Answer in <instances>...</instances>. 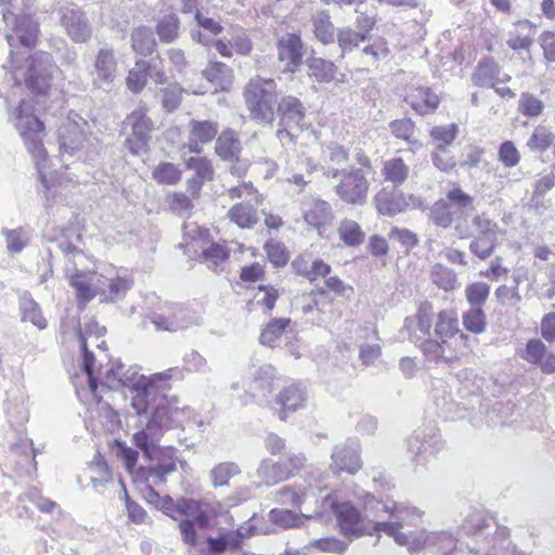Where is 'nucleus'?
<instances>
[{
	"instance_id": "nucleus-1",
	"label": "nucleus",
	"mask_w": 555,
	"mask_h": 555,
	"mask_svg": "<svg viewBox=\"0 0 555 555\" xmlns=\"http://www.w3.org/2000/svg\"><path fill=\"white\" fill-rule=\"evenodd\" d=\"M416 325L427 337L418 344V349L427 361L451 363L460 360L469 351V336L460 328L459 313L454 308H444L437 313L430 302L420 305Z\"/></svg>"
},
{
	"instance_id": "nucleus-2",
	"label": "nucleus",
	"mask_w": 555,
	"mask_h": 555,
	"mask_svg": "<svg viewBox=\"0 0 555 555\" xmlns=\"http://www.w3.org/2000/svg\"><path fill=\"white\" fill-rule=\"evenodd\" d=\"M354 160L359 167L333 169L327 177L338 179L334 192L343 204L364 206L369 199L375 169L370 155L361 149L354 153Z\"/></svg>"
},
{
	"instance_id": "nucleus-3",
	"label": "nucleus",
	"mask_w": 555,
	"mask_h": 555,
	"mask_svg": "<svg viewBox=\"0 0 555 555\" xmlns=\"http://www.w3.org/2000/svg\"><path fill=\"white\" fill-rule=\"evenodd\" d=\"M34 112L35 108L28 101L21 100L15 108V128L33 157L37 162L47 160L48 152L43 144L46 125Z\"/></svg>"
},
{
	"instance_id": "nucleus-4",
	"label": "nucleus",
	"mask_w": 555,
	"mask_h": 555,
	"mask_svg": "<svg viewBox=\"0 0 555 555\" xmlns=\"http://www.w3.org/2000/svg\"><path fill=\"white\" fill-rule=\"evenodd\" d=\"M275 98L276 83L271 78H253L247 82L244 90V100L249 111L250 118L257 122H273V103Z\"/></svg>"
},
{
	"instance_id": "nucleus-5",
	"label": "nucleus",
	"mask_w": 555,
	"mask_h": 555,
	"mask_svg": "<svg viewBox=\"0 0 555 555\" xmlns=\"http://www.w3.org/2000/svg\"><path fill=\"white\" fill-rule=\"evenodd\" d=\"M474 230L468 231L462 229L461 224L456 225L460 237L465 238L472 236L469 243L470 253L480 260L490 258L499 246L498 233L499 225L487 214H476L472 219Z\"/></svg>"
},
{
	"instance_id": "nucleus-6",
	"label": "nucleus",
	"mask_w": 555,
	"mask_h": 555,
	"mask_svg": "<svg viewBox=\"0 0 555 555\" xmlns=\"http://www.w3.org/2000/svg\"><path fill=\"white\" fill-rule=\"evenodd\" d=\"M122 127L130 130L124 145L131 155L139 156L150 152L155 125L146 106H139L130 112L122 121Z\"/></svg>"
},
{
	"instance_id": "nucleus-7",
	"label": "nucleus",
	"mask_w": 555,
	"mask_h": 555,
	"mask_svg": "<svg viewBox=\"0 0 555 555\" xmlns=\"http://www.w3.org/2000/svg\"><path fill=\"white\" fill-rule=\"evenodd\" d=\"M324 505L333 512L339 530L345 537L356 539L373 534V522H366V518L362 517L350 502H337L332 496H326Z\"/></svg>"
},
{
	"instance_id": "nucleus-8",
	"label": "nucleus",
	"mask_w": 555,
	"mask_h": 555,
	"mask_svg": "<svg viewBox=\"0 0 555 555\" xmlns=\"http://www.w3.org/2000/svg\"><path fill=\"white\" fill-rule=\"evenodd\" d=\"M376 212L385 217H395L409 210L420 208L422 201L414 194L404 193L399 186H383L374 197Z\"/></svg>"
},
{
	"instance_id": "nucleus-9",
	"label": "nucleus",
	"mask_w": 555,
	"mask_h": 555,
	"mask_svg": "<svg viewBox=\"0 0 555 555\" xmlns=\"http://www.w3.org/2000/svg\"><path fill=\"white\" fill-rule=\"evenodd\" d=\"M276 115L280 126L276 137L281 141L295 142L296 137L291 133V129H302V121L306 117L302 102L294 95H284L278 102Z\"/></svg>"
},
{
	"instance_id": "nucleus-10",
	"label": "nucleus",
	"mask_w": 555,
	"mask_h": 555,
	"mask_svg": "<svg viewBox=\"0 0 555 555\" xmlns=\"http://www.w3.org/2000/svg\"><path fill=\"white\" fill-rule=\"evenodd\" d=\"M353 288L337 275H332L324 281L323 287H317L310 291V301L302 306V312L305 314L317 310L320 313L325 312V307L333 305L334 298L331 293L344 296L347 293H352Z\"/></svg>"
},
{
	"instance_id": "nucleus-11",
	"label": "nucleus",
	"mask_w": 555,
	"mask_h": 555,
	"mask_svg": "<svg viewBox=\"0 0 555 555\" xmlns=\"http://www.w3.org/2000/svg\"><path fill=\"white\" fill-rule=\"evenodd\" d=\"M302 453H284L279 460L263 461L260 466V474L267 483H276L293 476L304 464Z\"/></svg>"
},
{
	"instance_id": "nucleus-12",
	"label": "nucleus",
	"mask_w": 555,
	"mask_h": 555,
	"mask_svg": "<svg viewBox=\"0 0 555 555\" xmlns=\"http://www.w3.org/2000/svg\"><path fill=\"white\" fill-rule=\"evenodd\" d=\"M304 41L299 35L288 33L276 41V55L284 73H296L304 63Z\"/></svg>"
},
{
	"instance_id": "nucleus-13",
	"label": "nucleus",
	"mask_w": 555,
	"mask_h": 555,
	"mask_svg": "<svg viewBox=\"0 0 555 555\" xmlns=\"http://www.w3.org/2000/svg\"><path fill=\"white\" fill-rule=\"evenodd\" d=\"M193 38L203 46L212 44L219 55L227 59H231L234 54L247 56L251 53L254 47L251 39L244 30L233 36L230 40L218 39L212 41L201 31H197Z\"/></svg>"
},
{
	"instance_id": "nucleus-14",
	"label": "nucleus",
	"mask_w": 555,
	"mask_h": 555,
	"mask_svg": "<svg viewBox=\"0 0 555 555\" xmlns=\"http://www.w3.org/2000/svg\"><path fill=\"white\" fill-rule=\"evenodd\" d=\"M178 410L172 409L169 403L157 405L153 413V421L147 424L146 429L134 434L133 441L135 447L141 451H157V447L150 435V431L153 428L152 423H155L158 426H170L171 423L175 422Z\"/></svg>"
},
{
	"instance_id": "nucleus-15",
	"label": "nucleus",
	"mask_w": 555,
	"mask_h": 555,
	"mask_svg": "<svg viewBox=\"0 0 555 555\" xmlns=\"http://www.w3.org/2000/svg\"><path fill=\"white\" fill-rule=\"evenodd\" d=\"M100 275L95 270L75 269L68 276L69 285L75 291V297L80 306H86L98 294V282Z\"/></svg>"
},
{
	"instance_id": "nucleus-16",
	"label": "nucleus",
	"mask_w": 555,
	"mask_h": 555,
	"mask_svg": "<svg viewBox=\"0 0 555 555\" xmlns=\"http://www.w3.org/2000/svg\"><path fill=\"white\" fill-rule=\"evenodd\" d=\"M295 273L311 284L320 279H327L331 275L332 267L321 258H314L310 254L298 255L292 263Z\"/></svg>"
},
{
	"instance_id": "nucleus-17",
	"label": "nucleus",
	"mask_w": 555,
	"mask_h": 555,
	"mask_svg": "<svg viewBox=\"0 0 555 555\" xmlns=\"http://www.w3.org/2000/svg\"><path fill=\"white\" fill-rule=\"evenodd\" d=\"M307 393L298 384L285 386L275 397V403L279 405L278 416L281 421H286L291 413H294L306 405Z\"/></svg>"
},
{
	"instance_id": "nucleus-18",
	"label": "nucleus",
	"mask_w": 555,
	"mask_h": 555,
	"mask_svg": "<svg viewBox=\"0 0 555 555\" xmlns=\"http://www.w3.org/2000/svg\"><path fill=\"white\" fill-rule=\"evenodd\" d=\"M424 547H429L441 555H480L479 552L466 546L457 547L456 541L448 532H422Z\"/></svg>"
},
{
	"instance_id": "nucleus-19",
	"label": "nucleus",
	"mask_w": 555,
	"mask_h": 555,
	"mask_svg": "<svg viewBox=\"0 0 555 555\" xmlns=\"http://www.w3.org/2000/svg\"><path fill=\"white\" fill-rule=\"evenodd\" d=\"M218 122L212 120H191L189 122V142L186 149L199 154L203 145L210 143L218 134Z\"/></svg>"
},
{
	"instance_id": "nucleus-20",
	"label": "nucleus",
	"mask_w": 555,
	"mask_h": 555,
	"mask_svg": "<svg viewBox=\"0 0 555 555\" xmlns=\"http://www.w3.org/2000/svg\"><path fill=\"white\" fill-rule=\"evenodd\" d=\"M202 76L211 85L214 93L229 92L234 82V72L225 63L211 60L202 70Z\"/></svg>"
},
{
	"instance_id": "nucleus-21",
	"label": "nucleus",
	"mask_w": 555,
	"mask_h": 555,
	"mask_svg": "<svg viewBox=\"0 0 555 555\" xmlns=\"http://www.w3.org/2000/svg\"><path fill=\"white\" fill-rule=\"evenodd\" d=\"M403 524L401 520L396 521H374V532H385L387 535L392 537L395 542L402 546H408L410 552H417L424 548L422 532L418 537H414L412 533L402 532L401 529Z\"/></svg>"
},
{
	"instance_id": "nucleus-22",
	"label": "nucleus",
	"mask_w": 555,
	"mask_h": 555,
	"mask_svg": "<svg viewBox=\"0 0 555 555\" xmlns=\"http://www.w3.org/2000/svg\"><path fill=\"white\" fill-rule=\"evenodd\" d=\"M405 102L420 115L434 113L440 104V98L430 87H411L405 94Z\"/></svg>"
},
{
	"instance_id": "nucleus-23",
	"label": "nucleus",
	"mask_w": 555,
	"mask_h": 555,
	"mask_svg": "<svg viewBox=\"0 0 555 555\" xmlns=\"http://www.w3.org/2000/svg\"><path fill=\"white\" fill-rule=\"evenodd\" d=\"M333 218L330 204L322 199L313 201L304 212L305 222L320 236H324Z\"/></svg>"
},
{
	"instance_id": "nucleus-24",
	"label": "nucleus",
	"mask_w": 555,
	"mask_h": 555,
	"mask_svg": "<svg viewBox=\"0 0 555 555\" xmlns=\"http://www.w3.org/2000/svg\"><path fill=\"white\" fill-rule=\"evenodd\" d=\"M25 83L31 93L47 95L52 87V73L42 67L36 57H30Z\"/></svg>"
},
{
	"instance_id": "nucleus-25",
	"label": "nucleus",
	"mask_w": 555,
	"mask_h": 555,
	"mask_svg": "<svg viewBox=\"0 0 555 555\" xmlns=\"http://www.w3.org/2000/svg\"><path fill=\"white\" fill-rule=\"evenodd\" d=\"M363 504L366 522L384 521L385 516L395 518L397 514L403 513V507L399 503L389 500L383 502L371 493L364 494Z\"/></svg>"
},
{
	"instance_id": "nucleus-26",
	"label": "nucleus",
	"mask_w": 555,
	"mask_h": 555,
	"mask_svg": "<svg viewBox=\"0 0 555 555\" xmlns=\"http://www.w3.org/2000/svg\"><path fill=\"white\" fill-rule=\"evenodd\" d=\"M61 23L66 34L77 43L87 42L92 36V30L87 23L85 14L80 11L67 10L63 14Z\"/></svg>"
},
{
	"instance_id": "nucleus-27",
	"label": "nucleus",
	"mask_w": 555,
	"mask_h": 555,
	"mask_svg": "<svg viewBox=\"0 0 555 555\" xmlns=\"http://www.w3.org/2000/svg\"><path fill=\"white\" fill-rule=\"evenodd\" d=\"M240 134L232 128H225L216 139L215 153L224 162H237L242 153Z\"/></svg>"
},
{
	"instance_id": "nucleus-28",
	"label": "nucleus",
	"mask_w": 555,
	"mask_h": 555,
	"mask_svg": "<svg viewBox=\"0 0 555 555\" xmlns=\"http://www.w3.org/2000/svg\"><path fill=\"white\" fill-rule=\"evenodd\" d=\"M95 82L111 85L115 80L118 63L112 49H100L94 60Z\"/></svg>"
},
{
	"instance_id": "nucleus-29",
	"label": "nucleus",
	"mask_w": 555,
	"mask_h": 555,
	"mask_svg": "<svg viewBox=\"0 0 555 555\" xmlns=\"http://www.w3.org/2000/svg\"><path fill=\"white\" fill-rule=\"evenodd\" d=\"M59 138L64 152L73 154L82 149L87 134L76 121L67 120L60 126Z\"/></svg>"
},
{
	"instance_id": "nucleus-30",
	"label": "nucleus",
	"mask_w": 555,
	"mask_h": 555,
	"mask_svg": "<svg viewBox=\"0 0 555 555\" xmlns=\"http://www.w3.org/2000/svg\"><path fill=\"white\" fill-rule=\"evenodd\" d=\"M183 319V309L176 304H164L151 317L152 323L160 331H176Z\"/></svg>"
},
{
	"instance_id": "nucleus-31",
	"label": "nucleus",
	"mask_w": 555,
	"mask_h": 555,
	"mask_svg": "<svg viewBox=\"0 0 555 555\" xmlns=\"http://www.w3.org/2000/svg\"><path fill=\"white\" fill-rule=\"evenodd\" d=\"M380 175L385 182L400 186L410 178V166L401 156H393L383 162Z\"/></svg>"
},
{
	"instance_id": "nucleus-32",
	"label": "nucleus",
	"mask_w": 555,
	"mask_h": 555,
	"mask_svg": "<svg viewBox=\"0 0 555 555\" xmlns=\"http://www.w3.org/2000/svg\"><path fill=\"white\" fill-rule=\"evenodd\" d=\"M230 222L240 229H253L259 223L257 208L248 202L235 203L227 214Z\"/></svg>"
},
{
	"instance_id": "nucleus-33",
	"label": "nucleus",
	"mask_w": 555,
	"mask_h": 555,
	"mask_svg": "<svg viewBox=\"0 0 555 555\" xmlns=\"http://www.w3.org/2000/svg\"><path fill=\"white\" fill-rule=\"evenodd\" d=\"M308 75L320 83H330L336 79L337 65L321 56L311 55L307 60Z\"/></svg>"
},
{
	"instance_id": "nucleus-34",
	"label": "nucleus",
	"mask_w": 555,
	"mask_h": 555,
	"mask_svg": "<svg viewBox=\"0 0 555 555\" xmlns=\"http://www.w3.org/2000/svg\"><path fill=\"white\" fill-rule=\"evenodd\" d=\"M535 27L528 20L518 21L508 34L507 46L515 51L529 50L533 43Z\"/></svg>"
},
{
	"instance_id": "nucleus-35",
	"label": "nucleus",
	"mask_w": 555,
	"mask_h": 555,
	"mask_svg": "<svg viewBox=\"0 0 555 555\" xmlns=\"http://www.w3.org/2000/svg\"><path fill=\"white\" fill-rule=\"evenodd\" d=\"M291 325L292 320L289 318H273L269 320L260 332L259 343L270 348L276 347Z\"/></svg>"
},
{
	"instance_id": "nucleus-36",
	"label": "nucleus",
	"mask_w": 555,
	"mask_h": 555,
	"mask_svg": "<svg viewBox=\"0 0 555 555\" xmlns=\"http://www.w3.org/2000/svg\"><path fill=\"white\" fill-rule=\"evenodd\" d=\"M92 337L91 334L86 331L80 335V348L83 352V370L86 374L88 375L89 380V387L93 395H95L99 382L101 380V370H96L95 363H94V357L92 352L89 350V339Z\"/></svg>"
},
{
	"instance_id": "nucleus-37",
	"label": "nucleus",
	"mask_w": 555,
	"mask_h": 555,
	"mask_svg": "<svg viewBox=\"0 0 555 555\" xmlns=\"http://www.w3.org/2000/svg\"><path fill=\"white\" fill-rule=\"evenodd\" d=\"M554 144L555 132L551 127L542 124L533 128L529 139L527 140V147L529 151L539 154L547 152Z\"/></svg>"
},
{
	"instance_id": "nucleus-38",
	"label": "nucleus",
	"mask_w": 555,
	"mask_h": 555,
	"mask_svg": "<svg viewBox=\"0 0 555 555\" xmlns=\"http://www.w3.org/2000/svg\"><path fill=\"white\" fill-rule=\"evenodd\" d=\"M337 232L345 246L357 247L365 240V233L361 225L352 219H343L338 224Z\"/></svg>"
},
{
	"instance_id": "nucleus-39",
	"label": "nucleus",
	"mask_w": 555,
	"mask_h": 555,
	"mask_svg": "<svg viewBox=\"0 0 555 555\" xmlns=\"http://www.w3.org/2000/svg\"><path fill=\"white\" fill-rule=\"evenodd\" d=\"M314 37L323 44H331L335 39V26L326 11H320L312 17Z\"/></svg>"
},
{
	"instance_id": "nucleus-40",
	"label": "nucleus",
	"mask_w": 555,
	"mask_h": 555,
	"mask_svg": "<svg viewBox=\"0 0 555 555\" xmlns=\"http://www.w3.org/2000/svg\"><path fill=\"white\" fill-rule=\"evenodd\" d=\"M152 66L147 61L139 60L128 72L126 86L132 93H140L146 86Z\"/></svg>"
},
{
	"instance_id": "nucleus-41",
	"label": "nucleus",
	"mask_w": 555,
	"mask_h": 555,
	"mask_svg": "<svg viewBox=\"0 0 555 555\" xmlns=\"http://www.w3.org/2000/svg\"><path fill=\"white\" fill-rule=\"evenodd\" d=\"M182 170L171 162H159L152 171V178L162 185H176L182 180Z\"/></svg>"
},
{
	"instance_id": "nucleus-42",
	"label": "nucleus",
	"mask_w": 555,
	"mask_h": 555,
	"mask_svg": "<svg viewBox=\"0 0 555 555\" xmlns=\"http://www.w3.org/2000/svg\"><path fill=\"white\" fill-rule=\"evenodd\" d=\"M201 260L210 269L216 271L221 264L230 258V249L225 244L211 242L207 247L202 249Z\"/></svg>"
},
{
	"instance_id": "nucleus-43",
	"label": "nucleus",
	"mask_w": 555,
	"mask_h": 555,
	"mask_svg": "<svg viewBox=\"0 0 555 555\" xmlns=\"http://www.w3.org/2000/svg\"><path fill=\"white\" fill-rule=\"evenodd\" d=\"M337 44L340 49V55L350 53L358 49L360 43L366 40V35L361 31H356L351 27H341L337 30Z\"/></svg>"
},
{
	"instance_id": "nucleus-44",
	"label": "nucleus",
	"mask_w": 555,
	"mask_h": 555,
	"mask_svg": "<svg viewBox=\"0 0 555 555\" xmlns=\"http://www.w3.org/2000/svg\"><path fill=\"white\" fill-rule=\"evenodd\" d=\"M362 467L359 453H333L331 468L335 474H356Z\"/></svg>"
},
{
	"instance_id": "nucleus-45",
	"label": "nucleus",
	"mask_w": 555,
	"mask_h": 555,
	"mask_svg": "<svg viewBox=\"0 0 555 555\" xmlns=\"http://www.w3.org/2000/svg\"><path fill=\"white\" fill-rule=\"evenodd\" d=\"M21 318L23 322H30L39 330H44L48 325L41 308L33 298H24L21 301Z\"/></svg>"
},
{
	"instance_id": "nucleus-46",
	"label": "nucleus",
	"mask_w": 555,
	"mask_h": 555,
	"mask_svg": "<svg viewBox=\"0 0 555 555\" xmlns=\"http://www.w3.org/2000/svg\"><path fill=\"white\" fill-rule=\"evenodd\" d=\"M132 49L141 55H150L155 47L156 41L153 34L147 27H138L131 33Z\"/></svg>"
},
{
	"instance_id": "nucleus-47",
	"label": "nucleus",
	"mask_w": 555,
	"mask_h": 555,
	"mask_svg": "<svg viewBox=\"0 0 555 555\" xmlns=\"http://www.w3.org/2000/svg\"><path fill=\"white\" fill-rule=\"evenodd\" d=\"M460 129L457 124L434 126L429 130V137L436 144V147H448L454 143L459 135Z\"/></svg>"
},
{
	"instance_id": "nucleus-48",
	"label": "nucleus",
	"mask_w": 555,
	"mask_h": 555,
	"mask_svg": "<svg viewBox=\"0 0 555 555\" xmlns=\"http://www.w3.org/2000/svg\"><path fill=\"white\" fill-rule=\"evenodd\" d=\"M13 31L17 35L23 46L27 48L35 47L38 37V26L31 18L27 16L17 18Z\"/></svg>"
},
{
	"instance_id": "nucleus-49",
	"label": "nucleus",
	"mask_w": 555,
	"mask_h": 555,
	"mask_svg": "<svg viewBox=\"0 0 555 555\" xmlns=\"http://www.w3.org/2000/svg\"><path fill=\"white\" fill-rule=\"evenodd\" d=\"M185 168L194 172L193 177L204 181H212L215 177V168L212 162L206 156H192L185 163Z\"/></svg>"
},
{
	"instance_id": "nucleus-50",
	"label": "nucleus",
	"mask_w": 555,
	"mask_h": 555,
	"mask_svg": "<svg viewBox=\"0 0 555 555\" xmlns=\"http://www.w3.org/2000/svg\"><path fill=\"white\" fill-rule=\"evenodd\" d=\"M500 68L492 61H482L478 64L473 81L478 87H492V83L499 79Z\"/></svg>"
},
{
	"instance_id": "nucleus-51",
	"label": "nucleus",
	"mask_w": 555,
	"mask_h": 555,
	"mask_svg": "<svg viewBox=\"0 0 555 555\" xmlns=\"http://www.w3.org/2000/svg\"><path fill=\"white\" fill-rule=\"evenodd\" d=\"M88 469L90 470V481L94 487L102 486L112 478L111 468L103 459L102 453L94 455L93 460L88 465Z\"/></svg>"
},
{
	"instance_id": "nucleus-52",
	"label": "nucleus",
	"mask_w": 555,
	"mask_h": 555,
	"mask_svg": "<svg viewBox=\"0 0 555 555\" xmlns=\"http://www.w3.org/2000/svg\"><path fill=\"white\" fill-rule=\"evenodd\" d=\"M263 250L268 260L275 268H283L289 261V251L284 243L275 240H269L263 245Z\"/></svg>"
},
{
	"instance_id": "nucleus-53",
	"label": "nucleus",
	"mask_w": 555,
	"mask_h": 555,
	"mask_svg": "<svg viewBox=\"0 0 555 555\" xmlns=\"http://www.w3.org/2000/svg\"><path fill=\"white\" fill-rule=\"evenodd\" d=\"M465 330L475 335L482 334L487 328V317L482 308H470L462 315Z\"/></svg>"
},
{
	"instance_id": "nucleus-54",
	"label": "nucleus",
	"mask_w": 555,
	"mask_h": 555,
	"mask_svg": "<svg viewBox=\"0 0 555 555\" xmlns=\"http://www.w3.org/2000/svg\"><path fill=\"white\" fill-rule=\"evenodd\" d=\"M391 133L399 140L410 144H415L416 125L411 118L395 119L389 124Z\"/></svg>"
},
{
	"instance_id": "nucleus-55",
	"label": "nucleus",
	"mask_w": 555,
	"mask_h": 555,
	"mask_svg": "<svg viewBox=\"0 0 555 555\" xmlns=\"http://www.w3.org/2000/svg\"><path fill=\"white\" fill-rule=\"evenodd\" d=\"M490 295V285L486 282H472L465 287V298L470 308H482Z\"/></svg>"
},
{
	"instance_id": "nucleus-56",
	"label": "nucleus",
	"mask_w": 555,
	"mask_h": 555,
	"mask_svg": "<svg viewBox=\"0 0 555 555\" xmlns=\"http://www.w3.org/2000/svg\"><path fill=\"white\" fill-rule=\"evenodd\" d=\"M544 103L541 99L530 92H522L518 101V112L528 118H535L542 115Z\"/></svg>"
},
{
	"instance_id": "nucleus-57",
	"label": "nucleus",
	"mask_w": 555,
	"mask_h": 555,
	"mask_svg": "<svg viewBox=\"0 0 555 555\" xmlns=\"http://www.w3.org/2000/svg\"><path fill=\"white\" fill-rule=\"evenodd\" d=\"M180 21L175 14L163 17L156 25V33L160 41L169 43L177 39Z\"/></svg>"
},
{
	"instance_id": "nucleus-58",
	"label": "nucleus",
	"mask_w": 555,
	"mask_h": 555,
	"mask_svg": "<svg viewBox=\"0 0 555 555\" xmlns=\"http://www.w3.org/2000/svg\"><path fill=\"white\" fill-rule=\"evenodd\" d=\"M498 159L505 168H514L519 165L521 155L516 144L506 140L499 145Z\"/></svg>"
},
{
	"instance_id": "nucleus-59",
	"label": "nucleus",
	"mask_w": 555,
	"mask_h": 555,
	"mask_svg": "<svg viewBox=\"0 0 555 555\" xmlns=\"http://www.w3.org/2000/svg\"><path fill=\"white\" fill-rule=\"evenodd\" d=\"M266 267L259 262H251L241 267L238 271V283L250 286L257 282H261L266 278Z\"/></svg>"
},
{
	"instance_id": "nucleus-60",
	"label": "nucleus",
	"mask_w": 555,
	"mask_h": 555,
	"mask_svg": "<svg viewBox=\"0 0 555 555\" xmlns=\"http://www.w3.org/2000/svg\"><path fill=\"white\" fill-rule=\"evenodd\" d=\"M5 413L10 424L15 427H22L29 421V409L23 400L11 401Z\"/></svg>"
},
{
	"instance_id": "nucleus-61",
	"label": "nucleus",
	"mask_w": 555,
	"mask_h": 555,
	"mask_svg": "<svg viewBox=\"0 0 555 555\" xmlns=\"http://www.w3.org/2000/svg\"><path fill=\"white\" fill-rule=\"evenodd\" d=\"M238 466L233 462L221 463L210 472V477L215 487L228 485L229 480L240 474Z\"/></svg>"
},
{
	"instance_id": "nucleus-62",
	"label": "nucleus",
	"mask_w": 555,
	"mask_h": 555,
	"mask_svg": "<svg viewBox=\"0 0 555 555\" xmlns=\"http://www.w3.org/2000/svg\"><path fill=\"white\" fill-rule=\"evenodd\" d=\"M362 54L370 56L372 64L377 66L382 60L390 54V49L385 38L377 37L363 48Z\"/></svg>"
},
{
	"instance_id": "nucleus-63",
	"label": "nucleus",
	"mask_w": 555,
	"mask_h": 555,
	"mask_svg": "<svg viewBox=\"0 0 555 555\" xmlns=\"http://www.w3.org/2000/svg\"><path fill=\"white\" fill-rule=\"evenodd\" d=\"M434 166L443 172H450L455 169L457 163L455 156L448 147H435L431 153Z\"/></svg>"
},
{
	"instance_id": "nucleus-64",
	"label": "nucleus",
	"mask_w": 555,
	"mask_h": 555,
	"mask_svg": "<svg viewBox=\"0 0 555 555\" xmlns=\"http://www.w3.org/2000/svg\"><path fill=\"white\" fill-rule=\"evenodd\" d=\"M349 160V151L339 143H331L327 146V173L333 169H339V166L347 164Z\"/></svg>"
}]
</instances>
